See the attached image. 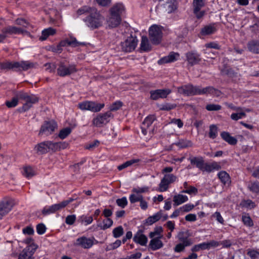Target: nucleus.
Here are the masks:
<instances>
[{"instance_id":"obj_1","label":"nucleus","mask_w":259,"mask_h":259,"mask_svg":"<svg viewBox=\"0 0 259 259\" xmlns=\"http://www.w3.org/2000/svg\"><path fill=\"white\" fill-rule=\"evenodd\" d=\"M104 20V17L100 14L95 8V11L91 13L89 16L83 19V21L86 25L90 28L94 29L101 26Z\"/></svg>"},{"instance_id":"obj_2","label":"nucleus","mask_w":259,"mask_h":259,"mask_svg":"<svg viewBox=\"0 0 259 259\" xmlns=\"http://www.w3.org/2000/svg\"><path fill=\"white\" fill-rule=\"evenodd\" d=\"M19 99L23 100L24 102L21 110L23 112H25L30 109L33 104L38 102L39 99L35 95H28L25 93H20L18 94Z\"/></svg>"},{"instance_id":"obj_3","label":"nucleus","mask_w":259,"mask_h":259,"mask_svg":"<svg viewBox=\"0 0 259 259\" xmlns=\"http://www.w3.org/2000/svg\"><path fill=\"white\" fill-rule=\"evenodd\" d=\"M207 89H200L198 87H194L191 84L182 86L178 88V91L180 94L185 96H193L196 95L205 94Z\"/></svg>"},{"instance_id":"obj_4","label":"nucleus","mask_w":259,"mask_h":259,"mask_svg":"<svg viewBox=\"0 0 259 259\" xmlns=\"http://www.w3.org/2000/svg\"><path fill=\"white\" fill-rule=\"evenodd\" d=\"M149 35L153 44L157 45L160 44L163 36L162 27L157 25H152L149 28Z\"/></svg>"},{"instance_id":"obj_5","label":"nucleus","mask_w":259,"mask_h":259,"mask_svg":"<svg viewBox=\"0 0 259 259\" xmlns=\"http://www.w3.org/2000/svg\"><path fill=\"white\" fill-rule=\"evenodd\" d=\"M78 107L81 110H89L92 112H97L104 107V104L87 101L79 103Z\"/></svg>"},{"instance_id":"obj_6","label":"nucleus","mask_w":259,"mask_h":259,"mask_svg":"<svg viewBox=\"0 0 259 259\" xmlns=\"http://www.w3.org/2000/svg\"><path fill=\"white\" fill-rule=\"evenodd\" d=\"M57 127V124L54 120L45 121L41 125L38 135L49 136L51 135Z\"/></svg>"},{"instance_id":"obj_7","label":"nucleus","mask_w":259,"mask_h":259,"mask_svg":"<svg viewBox=\"0 0 259 259\" xmlns=\"http://www.w3.org/2000/svg\"><path fill=\"white\" fill-rule=\"evenodd\" d=\"M111 112H107L104 114H100L93 120V124L97 127H101L107 124L112 117Z\"/></svg>"},{"instance_id":"obj_8","label":"nucleus","mask_w":259,"mask_h":259,"mask_svg":"<svg viewBox=\"0 0 259 259\" xmlns=\"http://www.w3.org/2000/svg\"><path fill=\"white\" fill-rule=\"evenodd\" d=\"M138 39L132 36L128 37L127 39L121 42V46L123 51L130 52L134 50L137 45Z\"/></svg>"},{"instance_id":"obj_9","label":"nucleus","mask_w":259,"mask_h":259,"mask_svg":"<svg viewBox=\"0 0 259 259\" xmlns=\"http://www.w3.org/2000/svg\"><path fill=\"white\" fill-rule=\"evenodd\" d=\"M76 71V69L74 65L67 66L63 62H60L57 69V73L60 76H65L70 75Z\"/></svg>"},{"instance_id":"obj_10","label":"nucleus","mask_w":259,"mask_h":259,"mask_svg":"<svg viewBox=\"0 0 259 259\" xmlns=\"http://www.w3.org/2000/svg\"><path fill=\"white\" fill-rule=\"evenodd\" d=\"M93 244V239L84 236L77 238L74 243L75 246H79L84 249L90 248Z\"/></svg>"},{"instance_id":"obj_11","label":"nucleus","mask_w":259,"mask_h":259,"mask_svg":"<svg viewBox=\"0 0 259 259\" xmlns=\"http://www.w3.org/2000/svg\"><path fill=\"white\" fill-rule=\"evenodd\" d=\"M36 248L30 245L22 250L19 255L18 259H33V255L35 252Z\"/></svg>"},{"instance_id":"obj_12","label":"nucleus","mask_w":259,"mask_h":259,"mask_svg":"<svg viewBox=\"0 0 259 259\" xmlns=\"http://www.w3.org/2000/svg\"><path fill=\"white\" fill-rule=\"evenodd\" d=\"M171 93V90L169 89H159L150 92L151 98L156 100L159 98H165L168 95Z\"/></svg>"},{"instance_id":"obj_13","label":"nucleus","mask_w":259,"mask_h":259,"mask_svg":"<svg viewBox=\"0 0 259 259\" xmlns=\"http://www.w3.org/2000/svg\"><path fill=\"white\" fill-rule=\"evenodd\" d=\"M12 202L10 200H5L0 202V220L12 209Z\"/></svg>"},{"instance_id":"obj_14","label":"nucleus","mask_w":259,"mask_h":259,"mask_svg":"<svg viewBox=\"0 0 259 259\" xmlns=\"http://www.w3.org/2000/svg\"><path fill=\"white\" fill-rule=\"evenodd\" d=\"M3 34L6 37V34H24L28 33V31L21 27H17L13 26H9L5 27L2 30Z\"/></svg>"},{"instance_id":"obj_15","label":"nucleus","mask_w":259,"mask_h":259,"mask_svg":"<svg viewBox=\"0 0 259 259\" xmlns=\"http://www.w3.org/2000/svg\"><path fill=\"white\" fill-rule=\"evenodd\" d=\"M61 47H64L67 46H71L73 47H76L79 46H84L85 44L84 42L78 41L75 37H70L68 38L65 39L61 41L59 44Z\"/></svg>"},{"instance_id":"obj_16","label":"nucleus","mask_w":259,"mask_h":259,"mask_svg":"<svg viewBox=\"0 0 259 259\" xmlns=\"http://www.w3.org/2000/svg\"><path fill=\"white\" fill-rule=\"evenodd\" d=\"M36 64L29 61H21L20 62H15L14 67H15V70H27L29 69L34 68Z\"/></svg>"},{"instance_id":"obj_17","label":"nucleus","mask_w":259,"mask_h":259,"mask_svg":"<svg viewBox=\"0 0 259 259\" xmlns=\"http://www.w3.org/2000/svg\"><path fill=\"white\" fill-rule=\"evenodd\" d=\"M133 240L135 242L140 244L142 246H145L147 243L148 239L143 234L142 230H139L134 235Z\"/></svg>"},{"instance_id":"obj_18","label":"nucleus","mask_w":259,"mask_h":259,"mask_svg":"<svg viewBox=\"0 0 259 259\" xmlns=\"http://www.w3.org/2000/svg\"><path fill=\"white\" fill-rule=\"evenodd\" d=\"M63 207L61 205V203L53 204L49 207H45L42 211V214L44 215L50 214L56 212L57 211L62 209Z\"/></svg>"},{"instance_id":"obj_19","label":"nucleus","mask_w":259,"mask_h":259,"mask_svg":"<svg viewBox=\"0 0 259 259\" xmlns=\"http://www.w3.org/2000/svg\"><path fill=\"white\" fill-rule=\"evenodd\" d=\"M187 60L191 65L197 64L200 61V55L194 52H189L186 54Z\"/></svg>"},{"instance_id":"obj_20","label":"nucleus","mask_w":259,"mask_h":259,"mask_svg":"<svg viewBox=\"0 0 259 259\" xmlns=\"http://www.w3.org/2000/svg\"><path fill=\"white\" fill-rule=\"evenodd\" d=\"M34 150L37 154H44L48 153L47 141L36 144L34 147Z\"/></svg>"},{"instance_id":"obj_21","label":"nucleus","mask_w":259,"mask_h":259,"mask_svg":"<svg viewBox=\"0 0 259 259\" xmlns=\"http://www.w3.org/2000/svg\"><path fill=\"white\" fill-rule=\"evenodd\" d=\"M189 235L188 231L180 232L178 234V238L180 243L185 244V246H190L192 244L191 239L189 238Z\"/></svg>"},{"instance_id":"obj_22","label":"nucleus","mask_w":259,"mask_h":259,"mask_svg":"<svg viewBox=\"0 0 259 259\" xmlns=\"http://www.w3.org/2000/svg\"><path fill=\"white\" fill-rule=\"evenodd\" d=\"M155 119V117L154 115L148 116L145 119L141 126L142 132L144 135L147 134V128L152 124Z\"/></svg>"},{"instance_id":"obj_23","label":"nucleus","mask_w":259,"mask_h":259,"mask_svg":"<svg viewBox=\"0 0 259 259\" xmlns=\"http://www.w3.org/2000/svg\"><path fill=\"white\" fill-rule=\"evenodd\" d=\"M121 20L120 16L111 14L109 18L107 20V23L109 27L114 28L117 27L120 23Z\"/></svg>"},{"instance_id":"obj_24","label":"nucleus","mask_w":259,"mask_h":259,"mask_svg":"<svg viewBox=\"0 0 259 259\" xmlns=\"http://www.w3.org/2000/svg\"><path fill=\"white\" fill-rule=\"evenodd\" d=\"M247 47L250 52L259 54V40H252L248 41Z\"/></svg>"},{"instance_id":"obj_25","label":"nucleus","mask_w":259,"mask_h":259,"mask_svg":"<svg viewBox=\"0 0 259 259\" xmlns=\"http://www.w3.org/2000/svg\"><path fill=\"white\" fill-rule=\"evenodd\" d=\"M179 56L178 53L171 52L167 56L164 57L158 61L159 64H162L173 62L177 60V58Z\"/></svg>"},{"instance_id":"obj_26","label":"nucleus","mask_w":259,"mask_h":259,"mask_svg":"<svg viewBox=\"0 0 259 259\" xmlns=\"http://www.w3.org/2000/svg\"><path fill=\"white\" fill-rule=\"evenodd\" d=\"M161 236L153 238L150 242L149 246L153 250H155L163 246L162 242L160 240Z\"/></svg>"},{"instance_id":"obj_27","label":"nucleus","mask_w":259,"mask_h":259,"mask_svg":"<svg viewBox=\"0 0 259 259\" xmlns=\"http://www.w3.org/2000/svg\"><path fill=\"white\" fill-rule=\"evenodd\" d=\"M164 8L166 12L171 13L177 9V3L176 0H170L164 5Z\"/></svg>"},{"instance_id":"obj_28","label":"nucleus","mask_w":259,"mask_h":259,"mask_svg":"<svg viewBox=\"0 0 259 259\" xmlns=\"http://www.w3.org/2000/svg\"><path fill=\"white\" fill-rule=\"evenodd\" d=\"M191 164L195 165L197 168L201 170L204 163V160L202 157H192L189 158Z\"/></svg>"},{"instance_id":"obj_29","label":"nucleus","mask_w":259,"mask_h":259,"mask_svg":"<svg viewBox=\"0 0 259 259\" xmlns=\"http://www.w3.org/2000/svg\"><path fill=\"white\" fill-rule=\"evenodd\" d=\"M217 29L214 25H208L204 26L200 31L202 35L211 34L216 31Z\"/></svg>"},{"instance_id":"obj_30","label":"nucleus","mask_w":259,"mask_h":259,"mask_svg":"<svg viewBox=\"0 0 259 259\" xmlns=\"http://www.w3.org/2000/svg\"><path fill=\"white\" fill-rule=\"evenodd\" d=\"M222 138L229 144L234 145L237 143V140L236 138L230 136L228 132H223L221 134Z\"/></svg>"},{"instance_id":"obj_31","label":"nucleus","mask_w":259,"mask_h":259,"mask_svg":"<svg viewBox=\"0 0 259 259\" xmlns=\"http://www.w3.org/2000/svg\"><path fill=\"white\" fill-rule=\"evenodd\" d=\"M124 6L121 4H117L110 9V13L120 16L124 12Z\"/></svg>"},{"instance_id":"obj_32","label":"nucleus","mask_w":259,"mask_h":259,"mask_svg":"<svg viewBox=\"0 0 259 259\" xmlns=\"http://www.w3.org/2000/svg\"><path fill=\"white\" fill-rule=\"evenodd\" d=\"M219 179L224 185H229L231 183L229 175L225 171H222L218 175Z\"/></svg>"},{"instance_id":"obj_33","label":"nucleus","mask_w":259,"mask_h":259,"mask_svg":"<svg viewBox=\"0 0 259 259\" xmlns=\"http://www.w3.org/2000/svg\"><path fill=\"white\" fill-rule=\"evenodd\" d=\"M56 32V29L51 27L44 30L42 31L41 35L39 38L41 40H46L49 35H53Z\"/></svg>"},{"instance_id":"obj_34","label":"nucleus","mask_w":259,"mask_h":259,"mask_svg":"<svg viewBox=\"0 0 259 259\" xmlns=\"http://www.w3.org/2000/svg\"><path fill=\"white\" fill-rule=\"evenodd\" d=\"M161 212L159 211L153 215L148 217L146 220V224L148 225H152L160 220L161 217Z\"/></svg>"},{"instance_id":"obj_35","label":"nucleus","mask_w":259,"mask_h":259,"mask_svg":"<svg viewBox=\"0 0 259 259\" xmlns=\"http://www.w3.org/2000/svg\"><path fill=\"white\" fill-rule=\"evenodd\" d=\"M234 110L238 111V113H234L231 114V118L232 119L234 120H237L239 119H241L242 118L246 116V114L244 112L242 111V109L241 108H233Z\"/></svg>"},{"instance_id":"obj_36","label":"nucleus","mask_w":259,"mask_h":259,"mask_svg":"<svg viewBox=\"0 0 259 259\" xmlns=\"http://www.w3.org/2000/svg\"><path fill=\"white\" fill-rule=\"evenodd\" d=\"M174 202L175 205H179L188 200V197L186 195L178 194L174 196Z\"/></svg>"},{"instance_id":"obj_37","label":"nucleus","mask_w":259,"mask_h":259,"mask_svg":"<svg viewBox=\"0 0 259 259\" xmlns=\"http://www.w3.org/2000/svg\"><path fill=\"white\" fill-rule=\"evenodd\" d=\"M140 48L144 51H149L151 50L150 45L146 36H142Z\"/></svg>"},{"instance_id":"obj_38","label":"nucleus","mask_w":259,"mask_h":259,"mask_svg":"<svg viewBox=\"0 0 259 259\" xmlns=\"http://www.w3.org/2000/svg\"><path fill=\"white\" fill-rule=\"evenodd\" d=\"M209 137L212 139H215L217 137L218 134V126L215 124H211L209 126Z\"/></svg>"},{"instance_id":"obj_39","label":"nucleus","mask_w":259,"mask_h":259,"mask_svg":"<svg viewBox=\"0 0 259 259\" xmlns=\"http://www.w3.org/2000/svg\"><path fill=\"white\" fill-rule=\"evenodd\" d=\"M95 11V8L85 6L79 9L77 11L76 13L78 15H81L85 13H88L90 14L91 13L94 12Z\"/></svg>"},{"instance_id":"obj_40","label":"nucleus","mask_w":259,"mask_h":259,"mask_svg":"<svg viewBox=\"0 0 259 259\" xmlns=\"http://www.w3.org/2000/svg\"><path fill=\"white\" fill-rule=\"evenodd\" d=\"M219 166L217 163H213L212 164H208L207 163L203 164L202 168L201 169L202 171H206L207 172H211L214 169H219Z\"/></svg>"},{"instance_id":"obj_41","label":"nucleus","mask_w":259,"mask_h":259,"mask_svg":"<svg viewBox=\"0 0 259 259\" xmlns=\"http://www.w3.org/2000/svg\"><path fill=\"white\" fill-rule=\"evenodd\" d=\"M103 225L101 224H98V226L100 227L101 229L104 230L112 226L113 225V221L109 218H107L103 221Z\"/></svg>"},{"instance_id":"obj_42","label":"nucleus","mask_w":259,"mask_h":259,"mask_svg":"<svg viewBox=\"0 0 259 259\" xmlns=\"http://www.w3.org/2000/svg\"><path fill=\"white\" fill-rule=\"evenodd\" d=\"M71 131L72 129L70 127H67L64 128L60 130L58 137L61 139H64L70 134Z\"/></svg>"},{"instance_id":"obj_43","label":"nucleus","mask_w":259,"mask_h":259,"mask_svg":"<svg viewBox=\"0 0 259 259\" xmlns=\"http://www.w3.org/2000/svg\"><path fill=\"white\" fill-rule=\"evenodd\" d=\"M248 188L253 193H259V182H251L248 185Z\"/></svg>"},{"instance_id":"obj_44","label":"nucleus","mask_w":259,"mask_h":259,"mask_svg":"<svg viewBox=\"0 0 259 259\" xmlns=\"http://www.w3.org/2000/svg\"><path fill=\"white\" fill-rule=\"evenodd\" d=\"M140 161L139 159H132L128 161H126L124 163L119 165L117 167V168L119 170H121L124 168H125L127 167L128 166H130L133 164L134 163H137Z\"/></svg>"},{"instance_id":"obj_45","label":"nucleus","mask_w":259,"mask_h":259,"mask_svg":"<svg viewBox=\"0 0 259 259\" xmlns=\"http://www.w3.org/2000/svg\"><path fill=\"white\" fill-rule=\"evenodd\" d=\"M143 196L142 194H139L136 193H133L130 196L129 199L131 203H135L142 200Z\"/></svg>"},{"instance_id":"obj_46","label":"nucleus","mask_w":259,"mask_h":259,"mask_svg":"<svg viewBox=\"0 0 259 259\" xmlns=\"http://www.w3.org/2000/svg\"><path fill=\"white\" fill-rule=\"evenodd\" d=\"M15 62H5L3 63H0V68L2 69H13L15 70V67H14Z\"/></svg>"},{"instance_id":"obj_47","label":"nucleus","mask_w":259,"mask_h":259,"mask_svg":"<svg viewBox=\"0 0 259 259\" xmlns=\"http://www.w3.org/2000/svg\"><path fill=\"white\" fill-rule=\"evenodd\" d=\"M163 229L161 227H157L154 229V231L151 232L149 234V237L151 238H154L155 237L157 236L160 237L162 236L161 235V233L162 232Z\"/></svg>"},{"instance_id":"obj_48","label":"nucleus","mask_w":259,"mask_h":259,"mask_svg":"<svg viewBox=\"0 0 259 259\" xmlns=\"http://www.w3.org/2000/svg\"><path fill=\"white\" fill-rule=\"evenodd\" d=\"M23 175L27 178H30L33 176L34 171L30 166H25L23 168Z\"/></svg>"},{"instance_id":"obj_49","label":"nucleus","mask_w":259,"mask_h":259,"mask_svg":"<svg viewBox=\"0 0 259 259\" xmlns=\"http://www.w3.org/2000/svg\"><path fill=\"white\" fill-rule=\"evenodd\" d=\"M112 233L114 238H119L123 234V229L121 226H118L113 230Z\"/></svg>"},{"instance_id":"obj_50","label":"nucleus","mask_w":259,"mask_h":259,"mask_svg":"<svg viewBox=\"0 0 259 259\" xmlns=\"http://www.w3.org/2000/svg\"><path fill=\"white\" fill-rule=\"evenodd\" d=\"M16 24L21 26V28L25 30L29 25V23L25 19L22 18H18L15 20Z\"/></svg>"},{"instance_id":"obj_51","label":"nucleus","mask_w":259,"mask_h":259,"mask_svg":"<svg viewBox=\"0 0 259 259\" xmlns=\"http://www.w3.org/2000/svg\"><path fill=\"white\" fill-rule=\"evenodd\" d=\"M193 8L194 14L195 15L197 19H200L203 17L205 14V12L204 11H200V9L202 7H193Z\"/></svg>"},{"instance_id":"obj_52","label":"nucleus","mask_w":259,"mask_h":259,"mask_svg":"<svg viewBox=\"0 0 259 259\" xmlns=\"http://www.w3.org/2000/svg\"><path fill=\"white\" fill-rule=\"evenodd\" d=\"M48 152H56L57 151V142H53L50 141H47Z\"/></svg>"},{"instance_id":"obj_53","label":"nucleus","mask_w":259,"mask_h":259,"mask_svg":"<svg viewBox=\"0 0 259 259\" xmlns=\"http://www.w3.org/2000/svg\"><path fill=\"white\" fill-rule=\"evenodd\" d=\"M176 145L180 148H184L191 147L192 143L190 141L183 140L176 143Z\"/></svg>"},{"instance_id":"obj_54","label":"nucleus","mask_w":259,"mask_h":259,"mask_svg":"<svg viewBox=\"0 0 259 259\" xmlns=\"http://www.w3.org/2000/svg\"><path fill=\"white\" fill-rule=\"evenodd\" d=\"M18 96L17 97H14L11 101H8L6 102V105L8 108H13L17 106L18 102Z\"/></svg>"},{"instance_id":"obj_55","label":"nucleus","mask_w":259,"mask_h":259,"mask_svg":"<svg viewBox=\"0 0 259 259\" xmlns=\"http://www.w3.org/2000/svg\"><path fill=\"white\" fill-rule=\"evenodd\" d=\"M169 184L165 181V179H162L159 185V191L160 192H164L166 191L168 188Z\"/></svg>"},{"instance_id":"obj_56","label":"nucleus","mask_w":259,"mask_h":259,"mask_svg":"<svg viewBox=\"0 0 259 259\" xmlns=\"http://www.w3.org/2000/svg\"><path fill=\"white\" fill-rule=\"evenodd\" d=\"M123 103L121 101H118L113 103L110 107V111H115L119 109L122 106Z\"/></svg>"},{"instance_id":"obj_57","label":"nucleus","mask_w":259,"mask_h":259,"mask_svg":"<svg viewBox=\"0 0 259 259\" xmlns=\"http://www.w3.org/2000/svg\"><path fill=\"white\" fill-rule=\"evenodd\" d=\"M163 179H165V181L170 184L176 181L177 177L173 174H167L164 175Z\"/></svg>"},{"instance_id":"obj_58","label":"nucleus","mask_w":259,"mask_h":259,"mask_svg":"<svg viewBox=\"0 0 259 259\" xmlns=\"http://www.w3.org/2000/svg\"><path fill=\"white\" fill-rule=\"evenodd\" d=\"M116 202L117 204L121 208H124L127 204V200L125 197L117 199Z\"/></svg>"},{"instance_id":"obj_59","label":"nucleus","mask_w":259,"mask_h":259,"mask_svg":"<svg viewBox=\"0 0 259 259\" xmlns=\"http://www.w3.org/2000/svg\"><path fill=\"white\" fill-rule=\"evenodd\" d=\"M221 72L223 75H227L229 76H232L234 74L233 70L228 67H225L224 68L222 69Z\"/></svg>"},{"instance_id":"obj_60","label":"nucleus","mask_w":259,"mask_h":259,"mask_svg":"<svg viewBox=\"0 0 259 259\" xmlns=\"http://www.w3.org/2000/svg\"><path fill=\"white\" fill-rule=\"evenodd\" d=\"M247 254L251 259H259V252L254 250H248Z\"/></svg>"},{"instance_id":"obj_61","label":"nucleus","mask_w":259,"mask_h":259,"mask_svg":"<svg viewBox=\"0 0 259 259\" xmlns=\"http://www.w3.org/2000/svg\"><path fill=\"white\" fill-rule=\"evenodd\" d=\"M148 191V188L146 187H138L134 188L132 189V192L136 193L139 194H141L142 193L147 192Z\"/></svg>"},{"instance_id":"obj_62","label":"nucleus","mask_w":259,"mask_h":259,"mask_svg":"<svg viewBox=\"0 0 259 259\" xmlns=\"http://www.w3.org/2000/svg\"><path fill=\"white\" fill-rule=\"evenodd\" d=\"M212 217L215 219L219 223L221 224H224V220L221 213L219 212H215L212 215Z\"/></svg>"},{"instance_id":"obj_63","label":"nucleus","mask_w":259,"mask_h":259,"mask_svg":"<svg viewBox=\"0 0 259 259\" xmlns=\"http://www.w3.org/2000/svg\"><path fill=\"white\" fill-rule=\"evenodd\" d=\"M208 111H218L221 109V106L216 104H208L206 106Z\"/></svg>"},{"instance_id":"obj_64","label":"nucleus","mask_w":259,"mask_h":259,"mask_svg":"<svg viewBox=\"0 0 259 259\" xmlns=\"http://www.w3.org/2000/svg\"><path fill=\"white\" fill-rule=\"evenodd\" d=\"M76 220L75 215H69L66 218L65 222L67 224L72 225L74 224Z\"/></svg>"}]
</instances>
